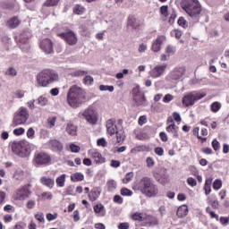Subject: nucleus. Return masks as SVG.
<instances>
[{
    "instance_id": "53",
    "label": "nucleus",
    "mask_w": 229,
    "mask_h": 229,
    "mask_svg": "<svg viewBox=\"0 0 229 229\" xmlns=\"http://www.w3.org/2000/svg\"><path fill=\"white\" fill-rule=\"evenodd\" d=\"M211 144L215 151H219V149L221 148V144H219V141L217 140H214Z\"/></svg>"
},
{
    "instance_id": "41",
    "label": "nucleus",
    "mask_w": 229,
    "mask_h": 229,
    "mask_svg": "<svg viewBox=\"0 0 229 229\" xmlns=\"http://www.w3.org/2000/svg\"><path fill=\"white\" fill-rule=\"evenodd\" d=\"M223 187V182L220 179H216L213 182L214 191H219Z\"/></svg>"
},
{
    "instance_id": "33",
    "label": "nucleus",
    "mask_w": 229,
    "mask_h": 229,
    "mask_svg": "<svg viewBox=\"0 0 229 229\" xmlns=\"http://www.w3.org/2000/svg\"><path fill=\"white\" fill-rule=\"evenodd\" d=\"M85 176L81 173H76L71 176L72 182H83Z\"/></svg>"
},
{
    "instance_id": "55",
    "label": "nucleus",
    "mask_w": 229,
    "mask_h": 229,
    "mask_svg": "<svg viewBox=\"0 0 229 229\" xmlns=\"http://www.w3.org/2000/svg\"><path fill=\"white\" fill-rule=\"evenodd\" d=\"M113 201L114 203H117L118 205H123V199L121 197V195H115L113 199Z\"/></svg>"
},
{
    "instance_id": "13",
    "label": "nucleus",
    "mask_w": 229,
    "mask_h": 229,
    "mask_svg": "<svg viewBox=\"0 0 229 229\" xmlns=\"http://www.w3.org/2000/svg\"><path fill=\"white\" fill-rule=\"evenodd\" d=\"M58 36L61 38H64L69 46H76L78 44V37H76V33L73 31L63 32L58 34Z\"/></svg>"
},
{
    "instance_id": "9",
    "label": "nucleus",
    "mask_w": 229,
    "mask_h": 229,
    "mask_svg": "<svg viewBox=\"0 0 229 229\" xmlns=\"http://www.w3.org/2000/svg\"><path fill=\"white\" fill-rule=\"evenodd\" d=\"M33 164L35 167L47 165L51 164V156L46 152H36L33 157Z\"/></svg>"
},
{
    "instance_id": "19",
    "label": "nucleus",
    "mask_w": 229,
    "mask_h": 229,
    "mask_svg": "<svg viewBox=\"0 0 229 229\" xmlns=\"http://www.w3.org/2000/svg\"><path fill=\"white\" fill-rule=\"evenodd\" d=\"M21 19H19V17L13 16L9 20H7L5 26L7 28H10L11 30H15V28H17L18 26H21Z\"/></svg>"
},
{
    "instance_id": "12",
    "label": "nucleus",
    "mask_w": 229,
    "mask_h": 229,
    "mask_svg": "<svg viewBox=\"0 0 229 229\" xmlns=\"http://www.w3.org/2000/svg\"><path fill=\"white\" fill-rule=\"evenodd\" d=\"M167 69V64H157L150 72L149 76L151 78L157 79L164 76V72Z\"/></svg>"
},
{
    "instance_id": "50",
    "label": "nucleus",
    "mask_w": 229,
    "mask_h": 229,
    "mask_svg": "<svg viewBox=\"0 0 229 229\" xmlns=\"http://www.w3.org/2000/svg\"><path fill=\"white\" fill-rule=\"evenodd\" d=\"M187 183L190 187H196L198 185V182L193 177H188Z\"/></svg>"
},
{
    "instance_id": "25",
    "label": "nucleus",
    "mask_w": 229,
    "mask_h": 229,
    "mask_svg": "<svg viewBox=\"0 0 229 229\" xmlns=\"http://www.w3.org/2000/svg\"><path fill=\"white\" fill-rule=\"evenodd\" d=\"M66 132L68 135H72V137H75V135H78V128L72 122H70L66 124Z\"/></svg>"
},
{
    "instance_id": "37",
    "label": "nucleus",
    "mask_w": 229,
    "mask_h": 229,
    "mask_svg": "<svg viewBox=\"0 0 229 229\" xmlns=\"http://www.w3.org/2000/svg\"><path fill=\"white\" fill-rule=\"evenodd\" d=\"M83 83L86 84L88 87H90L94 83V77L90 75H86L83 79Z\"/></svg>"
},
{
    "instance_id": "32",
    "label": "nucleus",
    "mask_w": 229,
    "mask_h": 229,
    "mask_svg": "<svg viewBox=\"0 0 229 229\" xmlns=\"http://www.w3.org/2000/svg\"><path fill=\"white\" fill-rule=\"evenodd\" d=\"M65 174H63L61 176L57 177L55 180L57 187H64L65 186Z\"/></svg>"
},
{
    "instance_id": "6",
    "label": "nucleus",
    "mask_w": 229,
    "mask_h": 229,
    "mask_svg": "<svg viewBox=\"0 0 229 229\" xmlns=\"http://www.w3.org/2000/svg\"><path fill=\"white\" fill-rule=\"evenodd\" d=\"M11 148L13 153L21 158H28L31 155V144L28 140L13 141Z\"/></svg>"
},
{
    "instance_id": "11",
    "label": "nucleus",
    "mask_w": 229,
    "mask_h": 229,
    "mask_svg": "<svg viewBox=\"0 0 229 229\" xmlns=\"http://www.w3.org/2000/svg\"><path fill=\"white\" fill-rule=\"evenodd\" d=\"M30 194L31 191H30L26 186H23L15 191L13 199H15V201H24V199L30 198Z\"/></svg>"
},
{
    "instance_id": "3",
    "label": "nucleus",
    "mask_w": 229,
    "mask_h": 229,
    "mask_svg": "<svg viewBox=\"0 0 229 229\" xmlns=\"http://www.w3.org/2000/svg\"><path fill=\"white\" fill-rule=\"evenodd\" d=\"M85 101V91L78 85L72 86L67 93V103L72 108H78Z\"/></svg>"
},
{
    "instance_id": "62",
    "label": "nucleus",
    "mask_w": 229,
    "mask_h": 229,
    "mask_svg": "<svg viewBox=\"0 0 229 229\" xmlns=\"http://www.w3.org/2000/svg\"><path fill=\"white\" fill-rule=\"evenodd\" d=\"M37 205V202L35 200H29L26 204V208L29 209L35 208V206Z\"/></svg>"
},
{
    "instance_id": "47",
    "label": "nucleus",
    "mask_w": 229,
    "mask_h": 229,
    "mask_svg": "<svg viewBox=\"0 0 229 229\" xmlns=\"http://www.w3.org/2000/svg\"><path fill=\"white\" fill-rule=\"evenodd\" d=\"M24 94H26V91L18 89L13 93L14 98H17V99H22L24 98Z\"/></svg>"
},
{
    "instance_id": "17",
    "label": "nucleus",
    "mask_w": 229,
    "mask_h": 229,
    "mask_svg": "<svg viewBox=\"0 0 229 229\" xmlns=\"http://www.w3.org/2000/svg\"><path fill=\"white\" fill-rule=\"evenodd\" d=\"M89 155L95 160L96 164H105V157L97 149H90Z\"/></svg>"
},
{
    "instance_id": "14",
    "label": "nucleus",
    "mask_w": 229,
    "mask_h": 229,
    "mask_svg": "<svg viewBox=\"0 0 229 229\" xmlns=\"http://www.w3.org/2000/svg\"><path fill=\"white\" fill-rule=\"evenodd\" d=\"M132 96L136 106H146V98H144V94H142L138 88L132 89Z\"/></svg>"
},
{
    "instance_id": "35",
    "label": "nucleus",
    "mask_w": 229,
    "mask_h": 229,
    "mask_svg": "<svg viewBox=\"0 0 229 229\" xmlns=\"http://www.w3.org/2000/svg\"><path fill=\"white\" fill-rule=\"evenodd\" d=\"M142 151H149V147L141 145L131 149V153H140Z\"/></svg>"
},
{
    "instance_id": "48",
    "label": "nucleus",
    "mask_w": 229,
    "mask_h": 229,
    "mask_svg": "<svg viewBox=\"0 0 229 229\" xmlns=\"http://www.w3.org/2000/svg\"><path fill=\"white\" fill-rule=\"evenodd\" d=\"M87 74H89V72L83 71V70H78L72 72V76H75V77L87 76Z\"/></svg>"
},
{
    "instance_id": "15",
    "label": "nucleus",
    "mask_w": 229,
    "mask_h": 229,
    "mask_svg": "<svg viewBox=\"0 0 229 229\" xmlns=\"http://www.w3.org/2000/svg\"><path fill=\"white\" fill-rule=\"evenodd\" d=\"M39 47L46 55H53V53H55V50L53 49V41L49 38L43 39L39 44Z\"/></svg>"
},
{
    "instance_id": "57",
    "label": "nucleus",
    "mask_w": 229,
    "mask_h": 229,
    "mask_svg": "<svg viewBox=\"0 0 229 229\" xmlns=\"http://www.w3.org/2000/svg\"><path fill=\"white\" fill-rule=\"evenodd\" d=\"M55 124H56V116L52 118H48V126L49 128H55Z\"/></svg>"
},
{
    "instance_id": "54",
    "label": "nucleus",
    "mask_w": 229,
    "mask_h": 229,
    "mask_svg": "<svg viewBox=\"0 0 229 229\" xmlns=\"http://www.w3.org/2000/svg\"><path fill=\"white\" fill-rule=\"evenodd\" d=\"M173 99H174V97H173V95L166 94L163 98V103H171V101H173Z\"/></svg>"
},
{
    "instance_id": "56",
    "label": "nucleus",
    "mask_w": 229,
    "mask_h": 229,
    "mask_svg": "<svg viewBox=\"0 0 229 229\" xmlns=\"http://www.w3.org/2000/svg\"><path fill=\"white\" fill-rule=\"evenodd\" d=\"M138 51L139 53H146L148 51V45L144 43L140 44Z\"/></svg>"
},
{
    "instance_id": "46",
    "label": "nucleus",
    "mask_w": 229,
    "mask_h": 229,
    "mask_svg": "<svg viewBox=\"0 0 229 229\" xmlns=\"http://www.w3.org/2000/svg\"><path fill=\"white\" fill-rule=\"evenodd\" d=\"M99 90H101V92L103 91H108V92H114V86H108V85H100L99 86Z\"/></svg>"
},
{
    "instance_id": "2",
    "label": "nucleus",
    "mask_w": 229,
    "mask_h": 229,
    "mask_svg": "<svg viewBox=\"0 0 229 229\" xmlns=\"http://www.w3.org/2000/svg\"><path fill=\"white\" fill-rule=\"evenodd\" d=\"M134 191H139L147 198H155L159 192L158 186L150 177H143L133 185Z\"/></svg>"
},
{
    "instance_id": "21",
    "label": "nucleus",
    "mask_w": 229,
    "mask_h": 229,
    "mask_svg": "<svg viewBox=\"0 0 229 229\" xmlns=\"http://www.w3.org/2000/svg\"><path fill=\"white\" fill-rule=\"evenodd\" d=\"M178 126L175 123H171L166 127V131L173 137V139H179L180 134H178Z\"/></svg>"
},
{
    "instance_id": "27",
    "label": "nucleus",
    "mask_w": 229,
    "mask_h": 229,
    "mask_svg": "<svg viewBox=\"0 0 229 229\" xmlns=\"http://www.w3.org/2000/svg\"><path fill=\"white\" fill-rule=\"evenodd\" d=\"M189 214V207L187 205H182L177 209L178 217H185Z\"/></svg>"
},
{
    "instance_id": "58",
    "label": "nucleus",
    "mask_w": 229,
    "mask_h": 229,
    "mask_svg": "<svg viewBox=\"0 0 229 229\" xmlns=\"http://www.w3.org/2000/svg\"><path fill=\"white\" fill-rule=\"evenodd\" d=\"M35 219H37V221H38L39 223H44V213H37L35 215Z\"/></svg>"
},
{
    "instance_id": "44",
    "label": "nucleus",
    "mask_w": 229,
    "mask_h": 229,
    "mask_svg": "<svg viewBox=\"0 0 229 229\" xmlns=\"http://www.w3.org/2000/svg\"><path fill=\"white\" fill-rule=\"evenodd\" d=\"M69 149L72 153H80V146L76 145V144H73V143H71L69 145Z\"/></svg>"
},
{
    "instance_id": "30",
    "label": "nucleus",
    "mask_w": 229,
    "mask_h": 229,
    "mask_svg": "<svg viewBox=\"0 0 229 229\" xmlns=\"http://www.w3.org/2000/svg\"><path fill=\"white\" fill-rule=\"evenodd\" d=\"M37 102L39 106H47V105H49V99L47 97H46V95L39 96Z\"/></svg>"
},
{
    "instance_id": "59",
    "label": "nucleus",
    "mask_w": 229,
    "mask_h": 229,
    "mask_svg": "<svg viewBox=\"0 0 229 229\" xmlns=\"http://www.w3.org/2000/svg\"><path fill=\"white\" fill-rule=\"evenodd\" d=\"M146 163L147 167H153V165H155V159H153V157H147Z\"/></svg>"
},
{
    "instance_id": "38",
    "label": "nucleus",
    "mask_w": 229,
    "mask_h": 229,
    "mask_svg": "<svg viewBox=\"0 0 229 229\" xmlns=\"http://www.w3.org/2000/svg\"><path fill=\"white\" fill-rule=\"evenodd\" d=\"M177 23L179 26H181V28H184V29L189 28V22L183 17H180Z\"/></svg>"
},
{
    "instance_id": "20",
    "label": "nucleus",
    "mask_w": 229,
    "mask_h": 229,
    "mask_svg": "<svg viewBox=\"0 0 229 229\" xmlns=\"http://www.w3.org/2000/svg\"><path fill=\"white\" fill-rule=\"evenodd\" d=\"M162 44H164V36L158 37L152 43L151 51H153V53H158V51H160V49H162Z\"/></svg>"
},
{
    "instance_id": "52",
    "label": "nucleus",
    "mask_w": 229,
    "mask_h": 229,
    "mask_svg": "<svg viewBox=\"0 0 229 229\" xmlns=\"http://www.w3.org/2000/svg\"><path fill=\"white\" fill-rule=\"evenodd\" d=\"M60 3V0H47L45 6H56Z\"/></svg>"
},
{
    "instance_id": "36",
    "label": "nucleus",
    "mask_w": 229,
    "mask_h": 229,
    "mask_svg": "<svg viewBox=\"0 0 229 229\" xmlns=\"http://www.w3.org/2000/svg\"><path fill=\"white\" fill-rule=\"evenodd\" d=\"M211 108V112H213V114H217V112H219V110H221V103L216 101L213 102L210 106Z\"/></svg>"
},
{
    "instance_id": "39",
    "label": "nucleus",
    "mask_w": 229,
    "mask_h": 229,
    "mask_svg": "<svg viewBox=\"0 0 229 229\" xmlns=\"http://www.w3.org/2000/svg\"><path fill=\"white\" fill-rule=\"evenodd\" d=\"M176 53V48L171 45L167 46L165 48V55H168V56H173Z\"/></svg>"
},
{
    "instance_id": "45",
    "label": "nucleus",
    "mask_w": 229,
    "mask_h": 229,
    "mask_svg": "<svg viewBox=\"0 0 229 229\" xmlns=\"http://www.w3.org/2000/svg\"><path fill=\"white\" fill-rule=\"evenodd\" d=\"M120 193L122 196H133V191H131V190H129L128 188H123L120 191Z\"/></svg>"
},
{
    "instance_id": "1",
    "label": "nucleus",
    "mask_w": 229,
    "mask_h": 229,
    "mask_svg": "<svg viewBox=\"0 0 229 229\" xmlns=\"http://www.w3.org/2000/svg\"><path fill=\"white\" fill-rule=\"evenodd\" d=\"M182 8L186 12L187 15L191 17V21L200 22V21H206L208 17V11L201 7V4L198 0H182Z\"/></svg>"
},
{
    "instance_id": "24",
    "label": "nucleus",
    "mask_w": 229,
    "mask_h": 229,
    "mask_svg": "<svg viewBox=\"0 0 229 229\" xmlns=\"http://www.w3.org/2000/svg\"><path fill=\"white\" fill-rule=\"evenodd\" d=\"M40 183L48 189H53V187H55V179L42 176L40 178Z\"/></svg>"
},
{
    "instance_id": "16",
    "label": "nucleus",
    "mask_w": 229,
    "mask_h": 229,
    "mask_svg": "<svg viewBox=\"0 0 229 229\" xmlns=\"http://www.w3.org/2000/svg\"><path fill=\"white\" fill-rule=\"evenodd\" d=\"M30 37H31V34L29 31H23L20 35L16 36L15 40L17 44L27 46L28 42H30Z\"/></svg>"
},
{
    "instance_id": "51",
    "label": "nucleus",
    "mask_w": 229,
    "mask_h": 229,
    "mask_svg": "<svg viewBox=\"0 0 229 229\" xmlns=\"http://www.w3.org/2000/svg\"><path fill=\"white\" fill-rule=\"evenodd\" d=\"M28 139L33 140L35 139V130L33 128H29L27 131Z\"/></svg>"
},
{
    "instance_id": "43",
    "label": "nucleus",
    "mask_w": 229,
    "mask_h": 229,
    "mask_svg": "<svg viewBox=\"0 0 229 229\" xmlns=\"http://www.w3.org/2000/svg\"><path fill=\"white\" fill-rule=\"evenodd\" d=\"M16 74H17V70H15V68L13 67H9L5 72L6 76L15 77Z\"/></svg>"
},
{
    "instance_id": "42",
    "label": "nucleus",
    "mask_w": 229,
    "mask_h": 229,
    "mask_svg": "<svg viewBox=\"0 0 229 229\" xmlns=\"http://www.w3.org/2000/svg\"><path fill=\"white\" fill-rule=\"evenodd\" d=\"M133 180V172L126 174L125 177L123 179V183H130Z\"/></svg>"
},
{
    "instance_id": "29",
    "label": "nucleus",
    "mask_w": 229,
    "mask_h": 229,
    "mask_svg": "<svg viewBox=\"0 0 229 229\" xmlns=\"http://www.w3.org/2000/svg\"><path fill=\"white\" fill-rule=\"evenodd\" d=\"M212 182H213V179L211 177L207 179L205 182L204 191H205L206 196H208V194H210V192H212V188H211Z\"/></svg>"
},
{
    "instance_id": "18",
    "label": "nucleus",
    "mask_w": 229,
    "mask_h": 229,
    "mask_svg": "<svg viewBox=\"0 0 229 229\" xmlns=\"http://www.w3.org/2000/svg\"><path fill=\"white\" fill-rule=\"evenodd\" d=\"M183 74H185L184 67L174 68L170 73V78L171 80H180Z\"/></svg>"
},
{
    "instance_id": "23",
    "label": "nucleus",
    "mask_w": 229,
    "mask_h": 229,
    "mask_svg": "<svg viewBox=\"0 0 229 229\" xmlns=\"http://www.w3.org/2000/svg\"><path fill=\"white\" fill-rule=\"evenodd\" d=\"M101 196V188L97 187L93 188L89 192V201H96L98 198Z\"/></svg>"
},
{
    "instance_id": "10",
    "label": "nucleus",
    "mask_w": 229,
    "mask_h": 229,
    "mask_svg": "<svg viewBox=\"0 0 229 229\" xmlns=\"http://www.w3.org/2000/svg\"><path fill=\"white\" fill-rule=\"evenodd\" d=\"M79 117L85 119L89 124H96L98 123V113L92 108H88L79 113Z\"/></svg>"
},
{
    "instance_id": "61",
    "label": "nucleus",
    "mask_w": 229,
    "mask_h": 229,
    "mask_svg": "<svg viewBox=\"0 0 229 229\" xmlns=\"http://www.w3.org/2000/svg\"><path fill=\"white\" fill-rule=\"evenodd\" d=\"M24 131H25L24 128L20 127L13 130V134L19 136V135H22Z\"/></svg>"
},
{
    "instance_id": "40",
    "label": "nucleus",
    "mask_w": 229,
    "mask_h": 229,
    "mask_svg": "<svg viewBox=\"0 0 229 229\" xmlns=\"http://www.w3.org/2000/svg\"><path fill=\"white\" fill-rule=\"evenodd\" d=\"M160 13L163 17H169V6L163 5L160 7Z\"/></svg>"
},
{
    "instance_id": "5",
    "label": "nucleus",
    "mask_w": 229,
    "mask_h": 229,
    "mask_svg": "<svg viewBox=\"0 0 229 229\" xmlns=\"http://www.w3.org/2000/svg\"><path fill=\"white\" fill-rule=\"evenodd\" d=\"M55 81H58V73L54 70H44L37 76V83L39 87H47Z\"/></svg>"
},
{
    "instance_id": "63",
    "label": "nucleus",
    "mask_w": 229,
    "mask_h": 229,
    "mask_svg": "<svg viewBox=\"0 0 229 229\" xmlns=\"http://www.w3.org/2000/svg\"><path fill=\"white\" fill-rule=\"evenodd\" d=\"M155 153L156 155H157L158 157H163L164 156V148L162 147H157L155 148Z\"/></svg>"
},
{
    "instance_id": "26",
    "label": "nucleus",
    "mask_w": 229,
    "mask_h": 229,
    "mask_svg": "<svg viewBox=\"0 0 229 229\" xmlns=\"http://www.w3.org/2000/svg\"><path fill=\"white\" fill-rule=\"evenodd\" d=\"M54 151H62L64 149V144L58 140H52L48 142Z\"/></svg>"
},
{
    "instance_id": "31",
    "label": "nucleus",
    "mask_w": 229,
    "mask_h": 229,
    "mask_svg": "<svg viewBox=\"0 0 229 229\" xmlns=\"http://www.w3.org/2000/svg\"><path fill=\"white\" fill-rule=\"evenodd\" d=\"M73 13H75V15H83V13H85V7L80 4H76L73 7Z\"/></svg>"
},
{
    "instance_id": "22",
    "label": "nucleus",
    "mask_w": 229,
    "mask_h": 229,
    "mask_svg": "<svg viewBox=\"0 0 229 229\" xmlns=\"http://www.w3.org/2000/svg\"><path fill=\"white\" fill-rule=\"evenodd\" d=\"M93 210L98 217H105V216H106V209L105 208V206H103V204L95 205L93 207Z\"/></svg>"
},
{
    "instance_id": "7",
    "label": "nucleus",
    "mask_w": 229,
    "mask_h": 229,
    "mask_svg": "<svg viewBox=\"0 0 229 229\" xmlns=\"http://www.w3.org/2000/svg\"><path fill=\"white\" fill-rule=\"evenodd\" d=\"M28 119H30V111L27 107L21 106L14 114L12 123L13 128H15V126L26 124V123H28Z\"/></svg>"
},
{
    "instance_id": "49",
    "label": "nucleus",
    "mask_w": 229,
    "mask_h": 229,
    "mask_svg": "<svg viewBox=\"0 0 229 229\" xmlns=\"http://www.w3.org/2000/svg\"><path fill=\"white\" fill-rule=\"evenodd\" d=\"M42 199H53V193L51 191H45L41 193Z\"/></svg>"
},
{
    "instance_id": "28",
    "label": "nucleus",
    "mask_w": 229,
    "mask_h": 229,
    "mask_svg": "<svg viewBox=\"0 0 229 229\" xmlns=\"http://www.w3.org/2000/svg\"><path fill=\"white\" fill-rule=\"evenodd\" d=\"M13 178L18 180V182H22V180H26V172L21 169L16 170Z\"/></svg>"
},
{
    "instance_id": "8",
    "label": "nucleus",
    "mask_w": 229,
    "mask_h": 229,
    "mask_svg": "<svg viewBox=\"0 0 229 229\" xmlns=\"http://www.w3.org/2000/svg\"><path fill=\"white\" fill-rule=\"evenodd\" d=\"M205 96L207 95L205 93H201L200 91H191L182 98V103L184 106H192L196 101L203 99Z\"/></svg>"
},
{
    "instance_id": "60",
    "label": "nucleus",
    "mask_w": 229,
    "mask_h": 229,
    "mask_svg": "<svg viewBox=\"0 0 229 229\" xmlns=\"http://www.w3.org/2000/svg\"><path fill=\"white\" fill-rule=\"evenodd\" d=\"M132 219H134V221H143V217H142V214L140 213H134L132 215Z\"/></svg>"
},
{
    "instance_id": "4",
    "label": "nucleus",
    "mask_w": 229,
    "mask_h": 229,
    "mask_svg": "<svg viewBox=\"0 0 229 229\" xmlns=\"http://www.w3.org/2000/svg\"><path fill=\"white\" fill-rule=\"evenodd\" d=\"M106 130L108 135L112 136L116 133L115 138H113L111 140L114 146H116V144H123V142H124V139H126V134L123 130L117 131V125H115V119L107 120Z\"/></svg>"
},
{
    "instance_id": "64",
    "label": "nucleus",
    "mask_w": 229,
    "mask_h": 229,
    "mask_svg": "<svg viewBox=\"0 0 229 229\" xmlns=\"http://www.w3.org/2000/svg\"><path fill=\"white\" fill-rule=\"evenodd\" d=\"M27 106L28 108H30V110H35L36 106H35V99H31L30 101L27 102Z\"/></svg>"
},
{
    "instance_id": "34",
    "label": "nucleus",
    "mask_w": 229,
    "mask_h": 229,
    "mask_svg": "<svg viewBox=\"0 0 229 229\" xmlns=\"http://www.w3.org/2000/svg\"><path fill=\"white\" fill-rule=\"evenodd\" d=\"M107 189L109 192H114L115 189H117V182H114V180H110L106 182Z\"/></svg>"
}]
</instances>
